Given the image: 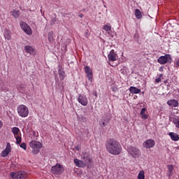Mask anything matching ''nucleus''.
I'll return each instance as SVG.
<instances>
[{
  "mask_svg": "<svg viewBox=\"0 0 179 179\" xmlns=\"http://www.w3.org/2000/svg\"><path fill=\"white\" fill-rule=\"evenodd\" d=\"M103 29L105 30V31H107L109 36H111V25H110V24L103 25Z\"/></svg>",
  "mask_w": 179,
  "mask_h": 179,
  "instance_id": "nucleus-22",
  "label": "nucleus"
},
{
  "mask_svg": "<svg viewBox=\"0 0 179 179\" xmlns=\"http://www.w3.org/2000/svg\"><path fill=\"white\" fill-rule=\"evenodd\" d=\"M138 179H145V171H141L138 173Z\"/></svg>",
  "mask_w": 179,
  "mask_h": 179,
  "instance_id": "nucleus-29",
  "label": "nucleus"
},
{
  "mask_svg": "<svg viewBox=\"0 0 179 179\" xmlns=\"http://www.w3.org/2000/svg\"><path fill=\"white\" fill-rule=\"evenodd\" d=\"M59 75L61 79H64L65 78V71L59 69Z\"/></svg>",
  "mask_w": 179,
  "mask_h": 179,
  "instance_id": "nucleus-30",
  "label": "nucleus"
},
{
  "mask_svg": "<svg viewBox=\"0 0 179 179\" xmlns=\"http://www.w3.org/2000/svg\"><path fill=\"white\" fill-rule=\"evenodd\" d=\"M162 82V78H158L155 79V83H160Z\"/></svg>",
  "mask_w": 179,
  "mask_h": 179,
  "instance_id": "nucleus-35",
  "label": "nucleus"
},
{
  "mask_svg": "<svg viewBox=\"0 0 179 179\" xmlns=\"http://www.w3.org/2000/svg\"><path fill=\"white\" fill-rule=\"evenodd\" d=\"M85 72L87 74V78L90 82H93V70L88 66L85 67Z\"/></svg>",
  "mask_w": 179,
  "mask_h": 179,
  "instance_id": "nucleus-12",
  "label": "nucleus"
},
{
  "mask_svg": "<svg viewBox=\"0 0 179 179\" xmlns=\"http://www.w3.org/2000/svg\"><path fill=\"white\" fill-rule=\"evenodd\" d=\"M2 127H3V123L2 122L1 120H0V129L1 128H2Z\"/></svg>",
  "mask_w": 179,
  "mask_h": 179,
  "instance_id": "nucleus-38",
  "label": "nucleus"
},
{
  "mask_svg": "<svg viewBox=\"0 0 179 179\" xmlns=\"http://www.w3.org/2000/svg\"><path fill=\"white\" fill-rule=\"evenodd\" d=\"M159 78H160V79L163 78V73L159 74Z\"/></svg>",
  "mask_w": 179,
  "mask_h": 179,
  "instance_id": "nucleus-40",
  "label": "nucleus"
},
{
  "mask_svg": "<svg viewBox=\"0 0 179 179\" xmlns=\"http://www.w3.org/2000/svg\"><path fill=\"white\" fill-rule=\"evenodd\" d=\"M168 106H170V107H178L179 103L178 101L176 99H171L167 101Z\"/></svg>",
  "mask_w": 179,
  "mask_h": 179,
  "instance_id": "nucleus-18",
  "label": "nucleus"
},
{
  "mask_svg": "<svg viewBox=\"0 0 179 179\" xmlns=\"http://www.w3.org/2000/svg\"><path fill=\"white\" fill-rule=\"evenodd\" d=\"M167 169L169 170L168 176L169 177H171V176H173V171H174V166L168 165Z\"/></svg>",
  "mask_w": 179,
  "mask_h": 179,
  "instance_id": "nucleus-24",
  "label": "nucleus"
},
{
  "mask_svg": "<svg viewBox=\"0 0 179 179\" xmlns=\"http://www.w3.org/2000/svg\"><path fill=\"white\" fill-rule=\"evenodd\" d=\"M53 23H55V20H53Z\"/></svg>",
  "mask_w": 179,
  "mask_h": 179,
  "instance_id": "nucleus-44",
  "label": "nucleus"
},
{
  "mask_svg": "<svg viewBox=\"0 0 179 179\" xmlns=\"http://www.w3.org/2000/svg\"><path fill=\"white\" fill-rule=\"evenodd\" d=\"M4 37L6 40H10L12 38V36H10V31L8 29H6L4 31Z\"/></svg>",
  "mask_w": 179,
  "mask_h": 179,
  "instance_id": "nucleus-25",
  "label": "nucleus"
},
{
  "mask_svg": "<svg viewBox=\"0 0 179 179\" xmlns=\"http://www.w3.org/2000/svg\"><path fill=\"white\" fill-rule=\"evenodd\" d=\"M178 92L179 93V89H178Z\"/></svg>",
  "mask_w": 179,
  "mask_h": 179,
  "instance_id": "nucleus-45",
  "label": "nucleus"
},
{
  "mask_svg": "<svg viewBox=\"0 0 179 179\" xmlns=\"http://www.w3.org/2000/svg\"><path fill=\"white\" fill-rule=\"evenodd\" d=\"M74 164L77 167L84 168L86 167L87 164H85L83 161L78 159V158L74 159Z\"/></svg>",
  "mask_w": 179,
  "mask_h": 179,
  "instance_id": "nucleus-17",
  "label": "nucleus"
},
{
  "mask_svg": "<svg viewBox=\"0 0 179 179\" xmlns=\"http://www.w3.org/2000/svg\"><path fill=\"white\" fill-rule=\"evenodd\" d=\"M108 61H110L112 62H114V61H117V54L115 53L114 50H112L108 54Z\"/></svg>",
  "mask_w": 179,
  "mask_h": 179,
  "instance_id": "nucleus-16",
  "label": "nucleus"
},
{
  "mask_svg": "<svg viewBox=\"0 0 179 179\" xmlns=\"http://www.w3.org/2000/svg\"><path fill=\"white\" fill-rule=\"evenodd\" d=\"M169 136H171V138L172 141H179V136L178 134L174 133V132H171L169 133Z\"/></svg>",
  "mask_w": 179,
  "mask_h": 179,
  "instance_id": "nucleus-23",
  "label": "nucleus"
},
{
  "mask_svg": "<svg viewBox=\"0 0 179 179\" xmlns=\"http://www.w3.org/2000/svg\"><path fill=\"white\" fill-rule=\"evenodd\" d=\"M29 148L32 149L33 155H38L40 153V149L43 148V144L39 141L32 140L29 143Z\"/></svg>",
  "mask_w": 179,
  "mask_h": 179,
  "instance_id": "nucleus-2",
  "label": "nucleus"
},
{
  "mask_svg": "<svg viewBox=\"0 0 179 179\" xmlns=\"http://www.w3.org/2000/svg\"><path fill=\"white\" fill-rule=\"evenodd\" d=\"M41 12H43V9H41Z\"/></svg>",
  "mask_w": 179,
  "mask_h": 179,
  "instance_id": "nucleus-43",
  "label": "nucleus"
},
{
  "mask_svg": "<svg viewBox=\"0 0 179 179\" xmlns=\"http://www.w3.org/2000/svg\"><path fill=\"white\" fill-rule=\"evenodd\" d=\"M51 172L52 174L59 176L62 173H64V166L61 164H57L55 166H52Z\"/></svg>",
  "mask_w": 179,
  "mask_h": 179,
  "instance_id": "nucleus-8",
  "label": "nucleus"
},
{
  "mask_svg": "<svg viewBox=\"0 0 179 179\" xmlns=\"http://www.w3.org/2000/svg\"><path fill=\"white\" fill-rule=\"evenodd\" d=\"M24 50L26 52H28L31 55H34V54H36V50H34V48L30 45H26Z\"/></svg>",
  "mask_w": 179,
  "mask_h": 179,
  "instance_id": "nucleus-19",
  "label": "nucleus"
},
{
  "mask_svg": "<svg viewBox=\"0 0 179 179\" xmlns=\"http://www.w3.org/2000/svg\"><path fill=\"white\" fill-rule=\"evenodd\" d=\"M24 87H26V85L24 84H23V83L19 84L17 86V90H22L24 89Z\"/></svg>",
  "mask_w": 179,
  "mask_h": 179,
  "instance_id": "nucleus-31",
  "label": "nucleus"
},
{
  "mask_svg": "<svg viewBox=\"0 0 179 179\" xmlns=\"http://www.w3.org/2000/svg\"><path fill=\"white\" fill-rule=\"evenodd\" d=\"M10 177L13 179H26L29 175L24 171H18L17 172H11Z\"/></svg>",
  "mask_w": 179,
  "mask_h": 179,
  "instance_id": "nucleus-4",
  "label": "nucleus"
},
{
  "mask_svg": "<svg viewBox=\"0 0 179 179\" xmlns=\"http://www.w3.org/2000/svg\"><path fill=\"white\" fill-rule=\"evenodd\" d=\"M175 65L176 68H179V59H176L175 61Z\"/></svg>",
  "mask_w": 179,
  "mask_h": 179,
  "instance_id": "nucleus-34",
  "label": "nucleus"
},
{
  "mask_svg": "<svg viewBox=\"0 0 179 179\" xmlns=\"http://www.w3.org/2000/svg\"><path fill=\"white\" fill-rule=\"evenodd\" d=\"M163 71V69H159V72H162Z\"/></svg>",
  "mask_w": 179,
  "mask_h": 179,
  "instance_id": "nucleus-42",
  "label": "nucleus"
},
{
  "mask_svg": "<svg viewBox=\"0 0 179 179\" xmlns=\"http://www.w3.org/2000/svg\"><path fill=\"white\" fill-rule=\"evenodd\" d=\"M158 64L161 65H166V64H171L173 62V58H171V55H165L164 56H161L157 59Z\"/></svg>",
  "mask_w": 179,
  "mask_h": 179,
  "instance_id": "nucleus-7",
  "label": "nucleus"
},
{
  "mask_svg": "<svg viewBox=\"0 0 179 179\" xmlns=\"http://www.w3.org/2000/svg\"><path fill=\"white\" fill-rule=\"evenodd\" d=\"M12 16H13V17H15V19H17V17H19V16L20 15V13L19 12V10H13L10 12Z\"/></svg>",
  "mask_w": 179,
  "mask_h": 179,
  "instance_id": "nucleus-27",
  "label": "nucleus"
},
{
  "mask_svg": "<svg viewBox=\"0 0 179 179\" xmlns=\"http://www.w3.org/2000/svg\"><path fill=\"white\" fill-rule=\"evenodd\" d=\"M127 152L131 157H134V159H138V157H141L142 155L139 148L132 145L127 148Z\"/></svg>",
  "mask_w": 179,
  "mask_h": 179,
  "instance_id": "nucleus-3",
  "label": "nucleus"
},
{
  "mask_svg": "<svg viewBox=\"0 0 179 179\" xmlns=\"http://www.w3.org/2000/svg\"><path fill=\"white\" fill-rule=\"evenodd\" d=\"M81 159L87 166L92 163V158H90V155H89V152H83L81 154Z\"/></svg>",
  "mask_w": 179,
  "mask_h": 179,
  "instance_id": "nucleus-10",
  "label": "nucleus"
},
{
  "mask_svg": "<svg viewBox=\"0 0 179 179\" xmlns=\"http://www.w3.org/2000/svg\"><path fill=\"white\" fill-rule=\"evenodd\" d=\"M78 16L82 19V17H83V14H80Z\"/></svg>",
  "mask_w": 179,
  "mask_h": 179,
  "instance_id": "nucleus-41",
  "label": "nucleus"
},
{
  "mask_svg": "<svg viewBox=\"0 0 179 179\" xmlns=\"http://www.w3.org/2000/svg\"><path fill=\"white\" fill-rule=\"evenodd\" d=\"M20 27L26 33V34H28V36H31L33 34V31H31V28H30V26L24 22H20Z\"/></svg>",
  "mask_w": 179,
  "mask_h": 179,
  "instance_id": "nucleus-9",
  "label": "nucleus"
},
{
  "mask_svg": "<svg viewBox=\"0 0 179 179\" xmlns=\"http://www.w3.org/2000/svg\"><path fill=\"white\" fill-rule=\"evenodd\" d=\"M135 16L136 19H142V13H141L139 9L135 10Z\"/></svg>",
  "mask_w": 179,
  "mask_h": 179,
  "instance_id": "nucleus-26",
  "label": "nucleus"
},
{
  "mask_svg": "<svg viewBox=\"0 0 179 179\" xmlns=\"http://www.w3.org/2000/svg\"><path fill=\"white\" fill-rule=\"evenodd\" d=\"M11 132L16 139L17 145H20V143H22V133L20 132V129H19V127H13L11 129Z\"/></svg>",
  "mask_w": 179,
  "mask_h": 179,
  "instance_id": "nucleus-6",
  "label": "nucleus"
},
{
  "mask_svg": "<svg viewBox=\"0 0 179 179\" xmlns=\"http://www.w3.org/2000/svg\"><path fill=\"white\" fill-rule=\"evenodd\" d=\"M34 136H38V132L33 131Z\"/></svg>",
  "mask_w": 179,
  "mask_h": 179,
  "instance_id": "nucleus-36",
  "label": "nucleus"
},
{
  "mask_svg": "<svg viewBox=\"0 0 179 179\" xmlns=\"http://www.w3.org/2000/svg\"><path fill=\"white\" fill-rule=\"evenodd\" d=\"M48 40L50 42L52 41V40H53L52 37L50 36V34H48Z\"/></svg>",
  "mask_w": 179,
  "mask_h": 179,
  "instance_id": "nucleus-37",
  "label": "nucleus"
},
{
  "mask_svg": "<svg viewBox=\"0 0 179 179\" xmlns=\"http://www.w3.org/2000/svg\"><path fill=\"white\" fill-rule=\"evenodd\" d=\"M156 145V142L153 139H148L143 143V146L145 149H152Z\"/></svg>",
  "mask_w": 179,
  "mask_h": 179,
  "instance_id": "nucleus-11",
  "label": "nucleus"
},
{
  "mask_svg": "<svg viewBox=\"0 0 179 179\" xmlns=\"http://www.w3.org/2000/svg\"><path fill=\"white\" fill-rule=\"evenodd\" d=\"M105 146L107 152L113 156H118L122 152V146L118 141L114 138L107 140Z\"/></svg>",
  "mask_w": 179,
  "mask_h": 179,
  "instance_id": "nucleus-1",
  "label": "nucleus"
},
{
  "mask_svg": "<svg viewBox=\"0 0 179 179\" xmlns=\"http://www.w3.org/2000/svg\"><path fill=\"white\" fill-rule=\"evenodd\" d=\"M12 150V147L10 146V143H8L6 148L1 152V157H6L9 153H10Z\"/></svg>",
  "mask_w": 179,
  "mask_h": 179,
  "instance_id": "nucleus-13",
  "label": "nucleus"
},
{
  "mask_svg": "<svg viewBox=\"0 0 179 179\" xmlns=\"http://www.w3.org/2000/svg\"><path fill=\"white\" fill-rule=\"evenodd\" d=\"M178 179H179V176H178Z\"/></svg>",
  "mask_w": 179,
  "mask_h": 179,
  "instance_id": "nucleus-46",
  "label": "nucleus"
},
{
  "mask_svg": "<svg viewBox=\"0 0 179 179\" xmlns=\"http://www.w3.org/2000/svg\"><path fill=\"white\" fill-rule=\"evenodd\" d=\"M20 147L22 148V149H24V150H26L27 149V145L25 143H22L20 145Z\"/></svg>",
  "mask_w": 179,
  "mask_h": 179,
  "instance_id": "nucleus-33",
  "label": "nucleus"
},
{
  "mask_svg": "<svg viewBox=\"0 0 179 179\" xmlns=\"http://www.w3.org/2000/svg\"><path fill=\"white\" fill-rule=\"evenodd\" d=\"M76 149L77 150H80V145H77V146L76 147Z\"/></svg>",
  "mask_w": 179,
  "mask_h": 179,
  "instance_id": "nucleus-39",
  "label": "nucleus"
},
{
  "mask_svg": "<svg viewBox=\"0 0 179 179\" xmlns=\"http://www.w3.org/2000/svg\"><path fill=\"white\" fill-rule=\"evenodd\" d=\"M129 90L130 93H132V94H138L141 93V89H138L136 87L131 86L129 88Z\"/></svg>",
  "mask_w": 179,
  "mask_h": 179,
  "instance_id": "nucleus-20",
  "label": "nucleus"
},
{
  "mask_svg": "<svg viewBox=\"0 0 179 179\" xmlns=\"http://www.w3.org/2000/svg\"><path fill=\"white\" fill-rule=\"evenodd\" d=\"M17 111L18 115L22 118H26L29 115V108L25 105H20L17 108Z\"/></svg>",
  "mask_w": 179,
  "mask_h": 179,
  "instance_id": "nucleus-5",
  "label": "nucleus"
},
{
  "mask_svg": "<svg viewBox=\"0 0 179 179\" xmlns=\"http://www.w3.org/2000/svg\"><path fill=\"white\" fill-rule=\"evenodd\" d=\"M84 36L86 38H89V37H90V33L89 32L88 29L85 30Z\"/></svg>",
  "mask_w": 179,
  "mask_h": 179,
  "instance_id": "nucleus-32",
  "label": "nucleus"
},
{
  "mask_svg": "<svg viewBox=\"0 0 179 179\" xmlns=\"http://www.w3.org/2000/svg\"><path fill=\"white\" fill-rule=\"evenodd\" d=\"M145 113H146V108H143L140 112V115H141V118H143V120H148V118H149V115L145 114Z\"/></svg>",
  "mask_w": 179,
  "mask_h": 179,
  "instance_id": "nucleus-21",
  "label": "nucleus"
},
{
  "mask_svg": "<svg viewBox=\"0 0 179 179\" xmlns=\"http://www.w3.org/2000/svg\"><path fill=\"white\" fill-rule=\"evenodd\" d=\"M78 101L82 106H87V98L85 95H79L78 98Z\"/></svg>",
  "mask_w": 179,
  "mask_h": 179,
  "instance_id": "nucleus-15",
  "label": "nucleus"
},
{
  "mask_svg": "<svg viewBox=\"0 0 179 179\" xmlns=\"http://www.w3.org/2000/svg\"><path fill=\"white\" fill-rule=\"evenodd\" d=\"M110 123V118H108V116L104 115L102 117V119L99 121V125L100 127H107L108 124Z\"/></svg>",
  "mask_w": 179,
  "mask_h": 179,
  "instance_id": "nucleus-14",
  "label": "nucleus"
},
{
  "mask_svg": "<svg viewBox=\"0 0 179 179\" xmlns=\"http://www.w3.org/2000/svg\"><path fill=\"white\" fill-rule=\"evenodd\" d=\"M172 122L176 125V128H179V118L174 117Z\"/></svg>",
  "mask_w": 179,
  "mask_h": 179,
  "instance_id": "nucleus-28",
  "label": "nucleus"
}]
</instances>
